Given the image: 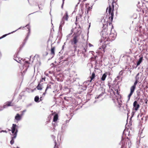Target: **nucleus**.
Returning <instances> with one entry per match:
<instances>
[{
    "label": "nucleus",
    "mask_w": 148,
    "mask_h": 148,
    "mask_svg": "<svg viewBox=\"0 0 148 148\" xmlns=\"http://www.w3.org/2000/svg\"><path fill=\"white\" fill-rule=\"evenodd\" d=\"M17 126L15 124H13L12 127V132L13 134V136L12 137V139L10 142V144L12 145L14 143V139L16 137L18 130L16 128Z\"/></svg>",
    "instance_id": "nucleus-1"
},
{
    "label": "nucleus",
    "mask_w": 148,
    "mask_h": 148,
    "mask_svg": "<svg viewBox=\"0 0 148 148\" xmlns=\"http://www.w3.org/2000/svg\"><path fill=\"white\" fill-rule=\"evenodd\" d=\"M69 16L68 15V12L66 11L65 13L64 14V16L62 18L61 21V25L60 26V27L62 28V26L64 25L65 23V21H68Z\"/></svg>",
    "instance_id": "nucleus-2"
},
{
    "label": "nucleus",
    "mask_w": 148,
    "mask_h": 148,
    "mask_svg": "<svg viewBox=\"0 0 148 148\" xmlns=\"http://www.w3.org/2000/svg\"><path fill=\"white\" fill-rule=\"evenodd\" d=\"M110 43V40L107 38L105 40L103 44L102 45L101 47L103 49V52H105V49L108 46H110L109 44Z\"/></svg>",
    "instance_id": "nucleus-3"
},
{
    "label": "nucleus",
    "mask_w": 148,
    "mask_h": 148,
    "mask_svg": "<svg viewBox=\"0 0 148 148\" xmlns=\"http://www.w3.org/2000/svg\"><path fill=\"white\" fill-rule=\"evenodd\" d=\"M78 36H79L77 35H75L74 36L73 38L71 40V44L72 45H76L78 42L79 40Z\"/></svg>",
    "instance_id": "nucleus-4"
},
{
    "label": "nucleus",
    "mask_w": 148,
    "mask_h": 148,
    "mask_svg": "<svg viewBox=\"0 0 148 148\" xmlns=\"http://www.w3.org/2000/svg\"><path fill=\"white\" fill-rule=\"evenodd\" d=\"M114 3H112V6L109 5L108 8L107 10L108 9V13H109V14H111L112 13L113 14L114 13Z\"/></svg>",
    "instance_id": "nucleus-5"
},
{
    "label": "nucleus",
    "mask_w": 148,
    "mask_h": 148,
    "mask_svg": "<svg viewBox=\"0 0 148 148\" xmlns=\"http://www.w3.org/2000/svg\"><path fill=\"white\" fill-rule=\"evenodd\" d=\"M13 103H12V101H8L6 102L3 105L4 108H6L9 106H13Z\"/></svg>",
    "instance_id": "nucleus-6"
},
{
    "label": "nucleus",
    "mask_w": 148,
    "mask_h": 148,
    "mask_svg": "<svg viewBox=\"0 0 148 148\" xmlns=\"http://www.w3.org/2000/svg\"><path fill=\"white\" fill-rule=\"evenodd\" d=\"M133 106L134 108V110L136 111H137L139 108L140 105L138 104L137 101H135L133 103Z\"/></svg>",
    "instance_id": "nucleus-7"
},
{
    "label": "nucleus",
    "mask_w": 148,
    "mask_h": 148,
    "mask_svg": "<svg viewBox=\"0 0 148 148\" xmlns=\"http://www.w3.org/2000/svg\"><path fill=\"white\" fill-rule=\"evenodd\" d=\"M53 84L51 82H50L49 83L47 84V88L45 89V92L43 94L44 95L47 93V91L48 89H51V85H53Z\"/></svg>",
    "instance_id": "nucleus-8"
},
{
    "label": "nucleus",
    "mask_w": 148,
    "mask_h": 148,
    "mask_svg": "<svg viewBox=\"0 0 148 148\" xmlns=\"http://www.w3.org/2000/svg\"><path fill=\"white\" fill-rule=\"evenodd\" d=\"M55 47L51 46L50 51V54L52 56V57H53L55 55Z\"/></svg>",
    "instance_id": "nucleus-9"
},
{
    "label": "nucleus",
    "mask_w": 148,
    "mask_h": 148,
    "mask_svg": "<svg viewBox=\"0 0 148 148\" xmlns=\"http://www.w3.org/2000/svg\"><path fill=\"white\" fill-rule=\"evenodd\" d=\"M114 15V14H113L112 13L111 14H109V16H110L109 18V19L110 21V22L109 23V25L112 24V22L113 21Z\"/></svg>",
    "instance_id": "nucleus-10"
},
{
    "label": "nucleus",
    "mask_w": 148,
    "mask_h": 148,
    "mask_svg": "<svg viewBox=\"0 0 148 148\" xmlns=\"http://www.w3.org/2000/svg\"><path fill=\"white\" fill-rule=\"evenodd\" d=\"M21 116L18 114H17L15 116V119L17 121H18L21 120Z\"/></svg>",
    "instance_id": "nucleus-11"
},
{
    "label": "nucleus",
    "mask_w": 148,
    "mask_h": 148,
    "mask_svg": "<svg viewBox=\"0 0 148 148\" xmlns=\"http://www.w3.org/2000/svg\"><path fill=\"white\" fill-rule=\"evenodd\" d=\"M95 74L94 72H93L91 76H90V82H91L92 80L95 78Z\"/></svg>",
    "instance_id": "nucleus-12"
},
{
    "label": "nucleus",
    "mask_w": 148,
    "mask_h": 148,
    "mask_svg": "<svg viewBox=\"0 0 148 148\" xmlns=\"http://www.w3.org/2000/svg\"><path fill=\"white\" fill-rule=\"evenodd\" d=\"M58 119V115L56 114L55 115L53 118V121L54 122L56 121Z\"/></svg>",
    "instance_id": "nucleus-13"
},
{
    "label": "nucleus",
    "mask_w": 148,
    "mask_h": 148,
    "mask_svg": "<svg viewBox=\"0 0 148 148\" xmlns=\"http://www.w3.org/2000/svg\"><path fill=\"white\" fill-rule=\"evenodd\" d=\"M143 60V57H141L139 59V60L138 61V62H137V66H138L142 62Z\"/></svg>",
    "instance_id": "nucleus-14"
},
{
    "label": "nucleus",
    "mask_w": 148,
    "mask_h": 148,
    "mask_svg": "<svg viewBox=\"0 0 148 148\" xmlns=\"http://www.w3.org/2000/svg\"><path fill=\"white\" fill-rule=\"evenodd\" d=\"M92 9V8L88 6V8H87L86 9V10L85 12V13L86 14H88L89 12L90 11H91V9Z\"/></svg>",
    "instance_id": "nucleus-15"
},
{
    "label": "nucleus",
    "mask_w": 148,
    "mask_h": 148,
    "mask_svg": "<svg viewBox=\"0 0 148 148\" xmlns=\"http://www.w3.org/2000/svg\"><path fill=\"white\" fill-rule=\"evenodd\" d=\"M136 87L134 86H132L130 88V92L133 93L136 88Z\"/></svg>",
    "instance_id": "nucleus-16"
},
{
    "label": "nucleus",
    "mask_w": 148,
    "mask_h": 148,
    "mask_svg": "<svg viewBox=\"0 0 148 148\" xmlns=\"http://www.w3.org/2000/svg\"><path fill=\"white\" fill-rule=\"evenodd\" d=\"M141 89H139L136 92L137 95L138 97H139L141 95Z\"/></svg>",
    "instance_id": "nucleus-17"
},
{
    "label": "nucleus",
    "mask_w": 148,
    "mask_h": 148,
    "mask_svg": "<svg viewBox=\"0 0 148 148\" xmlns=\"http://www.w3.org/2000/svg\"><path fill=\"white\" fill-rule=\"evenodd\" d=\"M17 62L19 63H21L22 62L21 61V59H19L18 58V57H16L15 58V59H14Z\"/></svg>",
    "instance_id": "nucleus-18"
},
{
    "label": "nucleus",
    "mask_w": 148,
    "mask_h": 148,
    "mask_svg": "<svg viewBox=\"0 0 148 148\" xmlns=\"http://www.w3.org/2000/svg\"><path fill=\"white\" fill-rule=\"evenodd\" d=\"M39 98L38 96H36L34 98V101L36 102H38L39 101Z\"/></svg>",
    "instance_id": "nucleus-19"
},
{
    "label": "nucleus",
    "mask_w": 148,
    "mask_h": 148,
    "mask_svg": "<svg viewBox=\"0 0 148 148\" xmlns=\"http://www.w3.org/2000/svg\"><path fill=\"white\" fill-rule=\"evenodd\" d=\"M36 88H37V89L38 90H41L42 89V86L41 84H39L37 86Z\"/></svg>",
    "instance_id": "nucleus-20"
},
{
    "label": "nucleus",
    "mask_w": 148,
    "mask_h": 148,
    "mask_svg": "<svg viewBox=\"0 0 148 148\" xmlns=\"http://www.w3.org/2000/svg\"><path fill=\"white\" fill-rule=\"evenodd\" d=\"M107 76V75L105 73H104L102 75L101 78V80L102 81H104L105 80V79Z\"/></svg>",
    "instance_id": "nucleus-21"
},
{
    "label": "nucleus",
    "mask_w": 148,
    "mask_h": 148,
    "mask_svg": "<svg viewBox=\"0 0 148 148\" xmlns=\"http://www.w3.org/2000/svg\"><path fill=\"white\" fill-rule=\"evenodd\" d=\"M103 92L101 93V94L97 96H96V98H97V99H99V98H100L101 97L103 96Z\"/></svg>",
    "instance_id": "nucleus-22"
},
{
    "label": "nucleus",
    "mask_w": 148,
    "mask_h": 148,
    "mask_svg": "<svg viewBox=\"0 0 148 148\" xmlns=\"http://www.w3.org/2000/svg\"><path fill=\"white\" fill-rule=\"evenodd\" d=\"M139 74V73H138L136 75L135 79H136V80L138 81V80L139 79V77H138V75Z\"/></svg>",
    "instance_id": "nucleus-23"
},
{
    "label": "nucleus",
    "mask_w": 148,
    "mask_h": 148,
    "mask_svg": "<svg viewBox=\"0 0 148 148\" xmlns=\"http://www.w3.org/2000/svg\"><path fill=\"white\" fill-rule=\"evenodd\" d=\"M133 94V93H132L130 92V94L128 96V97H128V101H129L130 100V97Z\"/></svg>",
    "instance_id": "nucleus-24"
},
{
    "label": "nucleus",
    "mask_w": 148,
    "mask_h": 148,
    "mask_svg": "<svg viewBox=\"0 0 148 148\" xmlns=\"http://www.w3.org/2000/svg\"><path fill=\"white\" fill-rule=\"evenodd\" d=\"M110 3L112 2V3H116L117 1V0H108Z\"/></svg>",
    "instance_id": "nucleus-25"
},
{
    "label": "nucleus",
    "mask_w": 148,
    "mask_h": 148,
    "mask_svg": "<svg viewBox=\"0 0 148 148\" xmlns=\"http://www.w3.org/2000/svg\"><path fill=\"white\" fill-rule=\"evenodd\" d=\"M11 33H8V34H5L3 35L1 37H0V39H1V38H2L5 37L6 36H7V35L10 34Z\"/></svg>",
    "instance_id": "nucleus-26"
},
{
    "label": "nucleus",
    "mask_w": 148,
    "mask_h": 148,
    "mask_svg": "<svg viewBox=\"0 0 148 148\" xmlns=\"http://www.w3.org/2000/svg\"><path fill=\"white\" fill-rule=\"evenodd\" d=\"M57 143L56 141H55V146L54 148H59L58 145H56Z\"/></svg>",
    "instance_id": "nucleus-27"
},
{
    "label": "nucleus",
    "mask_w": 148,
    "mask_h": 148,
    "mask_svg": "<svg viewBox=\"0 0 148 148\" xmlns=\"http://www.w3.org/2000/svg\"><path fill=\"white\" fill-rule=\"evenodd\" d=\"M138 82V81L136 80L135 82L134 83V85L133 86H134L136 87V86Z\"/></svg>",
    "instance_id": "nucleus-28"
},
{
    "label": "nucleus",
    "mask_w": 148,
    "mask_h": 148,
    "mask_svg": "<svg viewBox=\"0 0 148 148\" xmlns=\"http://www.w3.org/2000/svg\"><path fill=\"white\" fill-rule=\"evenodd\" d=\"M4 108H4L3 106V107L0 106V111L3 110Z\"/></svg>",
    "instance_id": "nucleus-29"
},
{
    "label": "nucleus",
    "mask_w": 148,
    "mask_h": 148,
    "mask_svg": "<svg viewBox=\"0 0 148 148\" xmlns=\"http://www.w3.org/2000/svg\"><path fill=\"white\" fill-rule=\"evenodd\" d=\"M122 104L119 102L118 107L119 108H120L121 107Z\"/></svg>",
    "instance_id": "nucleus-30"
},
{
    "label": "nucleus",
    "mask_w": 148,
    "mask_h": 148,
    "mask_svg": "<svg viewBox=\"0 0 148 148\" xmlns=\"http://www.w3.org/2000/svg\"><path fill=\"white\" fill-rule=\"evenodd\" d=\"M45 78H42V79L41 80V82H43V80H44V81H45Z\"/></svg>",
    "instance_id": "nucleus-31"
},
{
    "label": "nucleus",
    "mask_w": 148,
    "mask_h": 148,
    "mask_svg": "<svg viewBox=\"0 0 148 148\" xmlns=\"http://www.w3.org/2000/svg\"><path fill=\"white\" fill-rule=\"evenodd\" d=\"M26 26L27 27V28L29 30V31L30 30V28L29 27L28 25H26Z\"/></svg>",
    "instance_id": "nucleus-32"
},
{
    "label": "nucleus",
    "mask_w": 148,
    "mask_h": 148,
    "mask_svg": "<svg viewBox=\"0 0 148 148\" xmlns=\"http://www.w3.org/2000/svg\"><path fill=\"white\" fill-rule=\"evenodd\" d=\"M89 46L90 47H91L92 46H93L91 44L89 43Z\"/></svg>",
    "instance_id": "nucleus-33"
},
{
    "label": "nucleus",
    "mask_w": 148,
    "mask_h": 148,
    "mask_svg": "<svg viewBox=\"0 0 148 148\" xmlns=\"http://www.w3.org/2000/svg\"><path fill=\"white\" fill-rule=\"evenodd\" d=\"M25 64H29V62L28 61H25Z\"/></svg>",
    "instance_id": "nucleus-34"
},
{
    "label": "nucleus",
    "mask_w": 148,
    "mask_h": 148,
    "mask_svg": "<svg viewBox=\"0 0 148 148\" xmlns=\"http://www.w3.org/2000/svg\"><path fill=\"white\" fill-rule=\"evenodd\" d=\"M75 30V29L73 28L71 30V32H73Z\"/></svg>",
    "instance_id": "nucleus-35"
},
{
    "label": "nucleus",
    "mask_w": 148,
    "mask_h": 148,
    "mask_svg": "<svg viewBox=\"0 0 148 148\" xmlns=\"http://www.w3.org/2000/svg\"><path fill=\"white\" fill-rule=\"evenodd\" d=\"M6 132V131H3V130H2V131H1V132Z\"/></svg>",
    "instance_id": "nucleus-36"
},
{
    "label": "nucleus",
    "mask_w": 148,
    "mask_h": 148,
    "mask_svg": "<svg viewBox=\"0 0 148 148\" xmlns=\"http://www.w3.org/2000/svg\"><path fill=\"white\" fill-rule=\"evenodd\" d=\"M84 50H85V52H86V49H84Z\"/></svg>",
    "instance_id": "nucleus-37"
},
{
    "label": "nucleus",
    "mask_w": 148,
    "mask_h": 148,
    "mask_svg": "<svg viewBox=\"0 0 148 148\" xmlns=\"http://www.w3.org/2000/svg\"><path fill=\"white\" fill-rule=\"evenodd\" d=\"M48 53L47 52H46V55H47L48 54Z\"/></svg>",
    "instance_id": "nucleus-38"
},
{
    "label": "nucleus",
    "mask_w": 148,
    "mask_h": 148,
    "mask_svg": "<svg viewBox=\"0 0 148 148\" xmlns=\"http://www.w3.org/2000/svg\"><path fill=\"white\" fill-rule=\"evenodd\" d=\"M86 0H83V1H86Z\"/></svg>",
    "instance_id": "nucleus-39"
},
{
    "label": "nucleus",
    "mask_w": 148,
    "mask_h": 148,
    "mask_svg": "<svg viewBox=\"0 0 148 148\" xmlns=\"http://www.w3.org/2000/svg\"><path fill=\"white\" fill-rule=\"evenodd\" d=\"M77 16H76V20H77Z\"/></svg>",
    "instance_id": "nucleus-40"
},
{
    "label": "nucleus",
    "mask_w": 148,
    "mask_h": 148,
    "mask_svg": "<svg viewBox=\"0 0 148 148\" xmlns=\"http://www.w3.org/2000/svg\"><path fill=\"white\" fill-rule=\"evenodd\" d=\"M33 91H34V90H32V92H33Z\"/></svg>",
    "instance_id": "nucleus-41"
},
{
    "label": "nucleus",
    "mask_w": 148,
    "mask_h": 148,
    "mask_svg": "<svg viewBox=\"0 0 148 148\" xmlns=\"http://www.w3.org/2000/svg\"><path fill=\"white\" fill-rule=\"evenodd\" d=\"M118 90H117V93L118 94Z\"/></svg>",
    "instance_id": "nucleus-42"
},
{
    "label": "nucleus",
    "mask_w": 148,
    "mask_h": 148,
    "mask_svg": "<svg viewBox=\"0 0 148 148\" xmlns=\"http://www.w3.org/2000/svg\"><path fill=\"white\" fill-rule=\"evenodd\" d=\"M64 46H63V47H62V48H64Z\"/></svg>",
    "instance_id": "nucleus-43"
},
{
    "label": "nucleus",
    "mask_w": 148,
    "mask_h": 148,
    "mask_svg": "<svg viewBox=\"0 0 148 148\" xmlns=\"http://www.w3.org/2000/svg\"><path fill=\"white\" fill-rule=\"evenodd\" d=\"M16 148H19L17 147Z\"/></svg>",
    "instance_id": "nucleus-44"
},
{
    "label": "nucleus",
    "mask_w": 148,
    "mask_h": 148,
    "mask_svg": "<svg viewBox=\"0 0 148 148\" xmlns=\"http://www.w3.org/2000/svg\"><path fill=\"white\" fill-rule=\"evenodd\" d=\"M21 73L22 74V75H23V73Z\"/></svg>",
    "instance_id": "nucleus-45"
},
{
    "label": "nucleus",
    "mask_w": 148,
    "mask_h": 148,
    "mask_svg": "<svg viewBox=\"0 0 148 148\" xmlns=\"http://www.w3.org/2000/svg\"><path fill=\"white\" fill-rule=\"evenodd\" d=\"M40 100H42V99H40Z\"/></svg>",
    "instance_id": "nucleus-46"
},
{
    "label": "nucleus",
    "mask_w": 148,
    "mask_h": 148,
    "mask_svg": "<svg viewBox=\"0 0 148 148\" xmlns=\"http://www.w3.org/2000/svg\"><path fill=\"white\" fill-rule=\"evenodd\" d=\"M63 3H64V0H63Z\"/></svg>",
    "instance_id": "nucleus-47"
},
{
    "label": "nucleus",
    "mask_w": 148,
    "mask_h": 148,
    "mask_svg": "<svg viewBox=\"0 0 148 148\" xmlns=\"http://www.w3.org/2000/svg\"><path fill=\"white\" fill-rule=\"evenodd\" d=\"M27 89H29V88H27Z\"/></svg>",
    "instance_id": "nucleus-48"
}]
</instances>
